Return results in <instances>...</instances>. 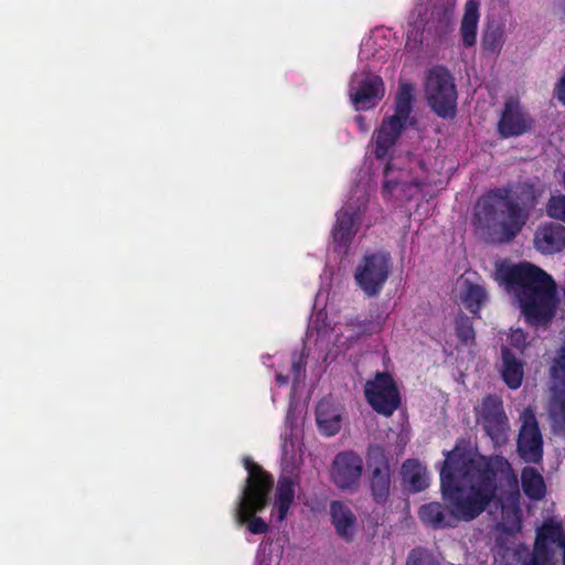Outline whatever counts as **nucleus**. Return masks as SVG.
<instances>
[{"label": "nucleus", "instance_id": "obj_15", "mask_svg": "<svg viewBox=\"0 0 565 565\" xmlns=\"http://www.w3.org/2000/svg\"><path fill=\"white\" fill-rule=\"evenodd\" d=\"M534 247L544 255H552L565 248V226L545 222L534 233Z\"/></svg>", "mask_w": 565, "mask_h": 565}, {"label": "nucleus", "instance_id": "obj_25", "mask_svg": "<svg viewBox=\"0 0 565 565\" xmlns=\"http://www.w3.org/2000/svg\"><path fill=\"white\" fill-rule=\"evenodd\" d=\"M403 480L409 484L412 491L420 492L428 487L426 469L417 459H407L402 466Z\"/></svg>", "mask_w": 565, "mask_h": 565}, {"label": "nucleus", "instance_id": "obj_31", "mask_svg": "<svg viewBox=\"0 0 565 565\" xmlns=\"http://www.w3.org/2000/svg\"><path fill=\"white\" fill-rule=\"evenodd\" d=\"M546 214L565 223V195H552L546 203Z\"/></svg>", "mask_w": 565, "mask_h": 565}, {"label": "nucleus", "instance_id": "obj_23", "mask_svg": "<svg viewBox=\"0 0 565 565\" xmlns=\"http://www.w3.org/2000/svg\"><path fill=\"white\" fill-rule=\"evenodd\" d=\"M521 484L524 494L540 501L545 497L546 486L542 475L533 467H524L521 471Z\"/></svg>", "mask_w": 565, "mask_h": 565}, {"label": "nucleus", "instance_id": "obj_14", "mask_svg": "<svg viewBox=\"0 0 565 565\" xmlns=\"http://www.w3.org/2000/svg\"><path fill=\"white\" fill-rule=\"evenodd\" d=\"M425 93L428 106H457L456 86L446 67L438 66L428 72Z\"/></svg>", "mask_w": 565, "mask_h": 565}, {"label": "nucleus", "instance_id": "obj_38", "mask_svg": "<svg viewBox=\"0 0 565 565\" xmlns=\"http://www.w3.org/2000/svg\"><path fill=\"white\" fill-rule=\"evenodd\" d=\"M555 94L558 100L565 106V73L555 86Z\"/></svg>", "mask_w": 565, "mask_h": 565}, {"label": "nucleus", "instance_id": "obj_24", "mask_svg": "<svg viewBox=\"0 0 565 565\" xmlns=\"http://www.w3.org/2000/svg\"><path fill=\"white\" fill-rule=\"evenodd\" d=\"M461 301L465 308L472 315H479L482 306L488 299L487 290L483 286L475 284L469 279L462 281Z\"/></svg>", "mask_w": 565, "mask_h": 565}, {"label": "nucleus", "instance_id": "obj_35", "mask_svg": "<svg viewBox=\"0 0 565 565\" xmlns=\"http://www.w3.org/2000/svg\"><path fill=\"white\" fill-rule=\"evenodd\" d=\"M509 343L518 350H523L526 345V333L521 329L513 330L509 335Z\"/></svg>", "mask_w": 565, "mask_h": 565}, {"label": "nucleus", "instance_id": "obj_5", "mask_svg": "<svg viewBox=\"0 0 565 565\" xmlns=\"http://www.w3.org/2000/svg\"><path fill=\"white\" fill-rule=\"evenodd\" d=\"M243 462L248 476L237 500L235 520L238 525L246 524L252 534H266L269 526L256 514L268 505L274 488V478L252 458L245 457Z\"/></svg>", "mask_w": 565, "mask_h": 565}, {"label": "nucleus", "instance_id": "obj_32", "mask_svg": "<svg viewBox=\"0 0 565 565\" xmlns=\"http://www.w3.org/2000/svg\"><path fill=\"white\" fill-rule=\"evenodd\" d=\"M385 319L384 315L376 310L370 312V316L359 324V328L366 334L379 333L383 329Z\"/></svg>", "mask_w": 565, "mask_h": 565}, {"label": "nucleus", "instance_id": "obj_9", "mask_svg": "<svg viewBox=\"0 0 565 565\" xmlns=\"http://www.w3.org/2000/svg\"><path fill=\"white\" fill-rule=\"evenodd\" d=\"M364 395L370 406L385 417H390L401 405V395L393 376L387 372L376 373L367 381Z\"/></svg>", "mask_w": 565, "mask_h": 565}, {"label": "nucleus", "instance_id": "obj_42", "mask_svg": "<svg viewBox=\"0 0 565 565\" xmlns=\"http://www.w3.org/2000/svg\"><path fill=\"white\" fill-rule=\"evenodd\" d=\"M413 184H414V186H416L419 190H422L424 186V183L420 180H414Z\"/></svg>", "mask_w": 565, "mask_h": 565}, {"label": "nucleus", "instance_id": "obj_1", "mask_svg": "<svg viewBox=\"0 0 565 565\" xmlns=\"http://www.w3.org/2000/svg\"><path fill=\"white\" fill-rule=\"evenodd\" d=\"M445 460L440 468V491L445 502L433 501L418 509V519L427 527L434 530L452 529L460 521L470 522L487 509L486 495L477 491L472 495L470 488L461 477L452 450L445 451Z\"/></svg>", "mask_w": 565, "mask_h": 565}, {"label": "nucleus", "instance_id": "obj_2", "mask_svg": "<svg viewBox=\"0 0 565 565\" xmlns=\"http://www.w3.org/2000/svg\"><path fill=\"white\" fill-rule=\"evenodd\" d=\"M495 279L516 294L522 313L531 326H546L555 316L556 284L551 275L540 267L521 262H500L495 267Z\"/></svg>", "mask_w": 565, "mask_h": 565}, {"label": "nucleus", "instance_id": "obj_12", "mask_svg": "<svg viewBox=\"0 0 565 565\" xmlns=\"http://www.w3.org/2000/svg\"><path fill=\"white\" fill-rule=\"evenodd\" d=\"M395 109L396 113L388 118H384L381 127L376 131L374 149L376 159H385L398 140L402 131L408 125H413L411 120V111L413 108Z\"/></svg>", "mask_w": 565, "mask_h": 565}, {"label": "nucleus", "instance_id": "obj_10", "mask_svg": "<svg viewBox=\"0 0 565 565\" xmlns=\"http://www.w3.org/2000/svg\"><path fill=\"white\" fill-rule=\"evenodd\" d=\"M516 440V451L526 463H541L543 460V437L533 411L525 409Z\"/></svg>", "mask_w": 565, "mask_h": 565}, {"label": "nucleus", "instance_id": "obj_40", "mask_svg": "<svg viewBox=\"0 0 565 565\" xmlns=\"http://www.w3.org/2000/svg\"><path fill=\"white\" fill-rule=\"evenodd\" d=\"M397 183L393 180H386L383 184V191L391 193L395 188Z\"/></svg>", "mask_w": 565, "mask_h": 565}, {"label": "nucleus", "instance_id": "obj_28", "mask_svg": "<svg viewBox=\"0 0 565 565\" xmlns=\"http://www.w3.org/2000/svg\"><path fill=\"white\" fill-rule=\"evenodd\" d=\"M455 331L462 344L467 345L475 340V329L471 318L458 315L455 320Z\"/></svg>", "mask_w": 565, "mask_h": 565}, {"label": "nucleus", "instance_id": "obj_39", "mask_svg": "<svg viewBox=\"0 0 565 565\" xmlns=\"http://www.w3.org/2000/svg\"><path fill=\"white\" fill-rule=\"evenodd\" d=\"M354 120L362 132H366L369 130V125L363 116H356Z\"/></svg>", "mask_w": 565, "mask_h": 565}, {"label": "nucleus", "instance_id": "obj_34", "mask_svg": "<svg viewBox=\"0 0 565 565\" xmlns=\"http://www.w3.org/2000/svg\"><path fill=\"white\" fill-rule=\"evenodd\" d=\"M531 565H555L553 550L533 547Z\"/></svg>", "mask_w": 565, "mask_h": 565}, {"label": "nucleus", "instance_id": "obj_16", "mask_svg": "<svg viewBox=\"0 0 565 565\" xmlns=\"http://www.w3.org/2000/svg\"><path fill=\"white\" fill-rule=\"evenodd\" d=\"M330 522L339 537L344 542H353L356 534L358 519L351 508L340 500L330 502Z\"/></svg>", "mask_w": 565, "mask_h": 565}, {"label": "nucleus", "instance_id": "obj_33", "mask_svg": "<svg viewBox=\"0 0 565 565\" xmlns=\"http://www.w3.org/2000/svg\"><path fill=\"white\" fill-rule=\"evenodd\" d=\"M503 44V31L494 29L487 32L482 39V47L488 53H499Z\"/></svg>", "mask_w": 565, "mask_h": 565}, {"label": "nucleus", "instance_id": "obj_26", "mask_svg": "<svg viewBox=\"0 0 565 565\" xmlns=\"http://www.w3.org/2000/svg\"><path fill=\"white\" fill-rule=\"evenodd\" d=\"M554 544L564 546L565 536L561 524L555 522H545L537 530L534 547L535 548H552Z\"/></svg>", "mask_w": 565, "mask_h": 565}, {"label": "nucleus", "instance_id": "obj_43", "mask_svg": "<svg viewBox=\"0 0 565 565\" xmlns=\"http://www.w3.org/2000/svg\"><path fill=\"white\" fill-rule=\"evenodd\" d=\"M391 168H392L391 162H387L386 167H385V174H388V171L391 170Z\"/></svg>", "mask_w": 565, "mask_h": 565}, {"label": "nucleus", "instance_id": "obj_41", "mask_svg": "<svg viewBox=\"0 0 565 565\" xmlns=\"http://www.w3.org/2000/svg\"><path fill=\"white\" fill-rule=\"evenodd\" d=\"M276 382L278 385H286L288 383V376L282 374L276 375Z\"/></svg>", "mask_w": 565, "mask_h": 565}, {"label": "nucleus", "instance_id": "obj_27", "mask_svg": "<svg viewBox=\"0 0 565 565\" xmlns=\"http://www.w3.org/2000/svg\"><path fill=\"white\" fill-rule=\"evenodd\" d=\"M295 499V488L294 483L289 478H282L278 481L276 495H275V507L278 510L277 520L279 522L284 521L289 512L291 504Z\"/></svg>", "mask_w": 565, "mask_h": 565}, {"label": "nucleus", "instance_id": "obj_37", "mask_svg": "<svg viewBox=\"0 0 565 565\" xmlns=\"http://www.w3.org/2000/svg\"><path fill=\"white\" fill-rule=\"evenodd\" d=\"M436 115L444 119H452L457 116V108H431Z\"/></svg>", "mask_w": 565, "mask_h": 565}, {"label": "nucleus", "instance_id": "obj_20", "mask_svg": "<svg viewBox=\"0 0 565 565\" xmlns=\"http://www.w3.org/2000/svg\"><path fill=\"white\" fill-rule=\"evenodd\" d=\"M452 15V9L449 6L435 4L425 23L424 31L438 39L445 36L450 30Z\"/></svg>", "mask_w": 565, "mask_h": 565}, {"label": "nucleus", "instance_id": "obj_44", "mask_svg": "<svg viewBox=\"0 0 565 565\" xmlns=\"http://www.w3.org/2000/svg\"><path fill=\"white\" fill-rule=\"evenodd\" d=\"M503 106L510 107V106H515V105L513 104L512 100H508V102L504 103Z\"/></svg>", "mask_w": 565, "mask_h": 565}, {"label": "nucleus", "instance_id": "obj_29", "mask_svg": "<svg viewBox=\"0 0 565 565\" xmlns=\"http://www.w3.org/2000/svg\"><path fill=\"white\" fill-rule=\"evenodd\" d=\"M406 565H440L435 556L424 547L413 548L407 556Z\"/></svg>", "mask_w": 565, "mask_h": 565}, {"label": "nucleus", "instance_id": "obj_36", "mask_svg": "<svg viewBox=\"0 0 565 565\" xmlns=\"http://www.w3.org/2000/svg\"><path fill=\"white\" fill-rule=\"evenodd\" d=\"M306 362L303 361V355H294L291 362V373L295 377V381L298 382L305 372Z\"/></svg>", "mask_w": 565, "mask_h": 565}, {"label": "nucleus", "instance_id": "obj_21", "mask_svg": "<svg viewBox=\"0 0 565 565\" xmlns=\"http://www.w3.org/2000/svg\"><path fill=\"white\" fill-rule=\"evenodd\" d=\"M479 22V4L475 0H468L465 6V13L460 25L462 44L471 47L477 42V29Z\"/></svg>", "mask_w": 565, "mask_h": 565}, {"label": "nucleus", "instance_id": "obj_3", "mask_svg": "<svg viewBox=\"0 0 565 565\" xmlns=\"http://www.w3.org/2000/svg\"><path fill=\"white\" fill-rule=\"evenodd\" d=\"M454 456L461 469V477L470 488L472 495L477 491L486 495L487 508L497 495V477L501 484L508 488L511 495L519 497V479L509 460L503 456L487 458L473 452L467 445L457 441Z\"/></svg>", "mask_w": 565, "mask_h": 565}, {"label": "nucleus", "instance_id": "obj_18", "mask_svg": "<svg viewBox=\"0 0 565 565\" xmlns=\"http://www.w3.org/2000/svg\"><path fill=\"white\" fill-rule=\"evenodd\" d=\"M502 370L501 376L507 386L516 390L522 385L524 370L523 362L519 360L514 353L507 347L501 349Z\"/></svg>", "mask_w": 565, "mask_h": 565}, {"label": "nucleus", "instance_id": "obj_7", "mask_svg": "<svg viewBox=\"0 0 565 565\" xmlns=\"http://www.w3.org/2000/svg\"><path fill=\"white\" fill-rule=\"evenodd\" d=\"M369 489L376 504L387 503L391 494L392 476L390 459L380 445H370L366 450Z\"/></svg>", "mask_w": 565, "mask_h": 565}, {"label": "nucleus", "instance_id": "obj_11", "mask_svg": "<svg viewBox=\"0 0 565 565\" xmlns=\"http://www.w3.org/2000/svg\"><path fill=\"white\" fill-rule=\"evenodd\" d=\"M363 473V459L352 450L337 454L330 467V480L340 490H355Z\"/></svg>", "mask_w": 565, "mask_h": 565}, {"label": "nucleus", "instance_id": "obj_8", "mask_svg": "<svg viewBox=\"0 0 565 565\" xmlns=\"http://www.w3.org/2000/svg\"><path fill=\"white\" fill-rule=\"evenodd\" d=\"M478 425L494 445L501 446L508 440L510 430L509 418L505 414L503 401L497 395L484 396L475 408Z\"/></svg>", "mask_w": 565, "mask_h": 565}, {"label": "nucleus", "instance_id": "obj_17", "mask_svg": "<svg viewBox=\"0 0 565 565\" xmlns=\"http://www.w3.org/2000/svg\"><path fill=\"white\" fill-rule=\"evenodd\" d=\"M532 127V119L522 108H503L498 122V132L502 138L521 136Z\"/></svg>", "mask_w": 565, "mask_h": 565}, {"label": "nucleus", "instance_id": "obj_6", "mask_svg": "<svg viewBox=\"0 0 565 565\" xmlns=\"http://www.w3.org/2000/svg\"><path fill=\"white\" fill-rule=\"evenodd\" d=\"M391 267L392 258L388 253H371L356 266L354 280L367 297L377 296L388 279Z\"/></svg>", "mask_w": 565, "mask_h": 565}, {"label": "nucleus", "instance_id": "obj_30", "mask_svg": "<svg viewBox=\"0 0 565 565\" xmlns=\"http://www.w3.org/2000/svg\"><path fill=\"white\" fill-rule=\"evenodd\" d=\"M415 97V86L412 82L401 79L395 95L394 106H412Z\"/></svg>", "mask_w": 565, "mask_h": 565}, {"label": "nucleus", "instance_id": "obj_22", "mask_svg": "<svg viewBox=\"0 0 565 565\" xmlns=\"http://www.w3.org/2000/svg\"><path fill=\"white\" fill-rule=\"evenodd\" d=\"M316 422L321 434L332 437L341 428V415L329 402L321 401L316 408Z\"/></svg>", "mask_w": 565, "mask_h": 565}, {"label": "nucleus", "instance_id": "obj_13", "mask_svg": "<svg viewBox=\"0 0 565 565\" xmlns=\"http://www.w3.org/2000/svg\"><path fill=\"white\" fill-rule=\"evenodd\" d=\"M348 94L351 103L355 106L375 104L383 99L385 85L380 75L363 70L351 76Z\"/></svg>", "mask_w": 565, "mask_h": 565}, {"label": "nucleus", "instance_id": "obj_19", "mask_svg": "<svg viewBox=\"0 0 565 565\" xmlns=\"http://www.w3.org/2000/svg\"><path fill=\"white\" fill-rule=\"evenodd\" d=\"M355 217L354 213L349 210L341 209L337 213V222L332 230L335 248H347L351 244L355 235Z\"/></svg>", "mask_w": 565, "mask_h": 565}, {"label": "nucleus", "instance_id": "obj_4", "mask_svg": "<svg viewBox=\"0 0 565 565\" xmlns=\"http://www.w3.org/2000/svg\"><path fill=\"white\" fill-rule=\"evenodd\" d=\"M512 189L501 186L489 190L476 204L475 217L499 242L514 239L527 221V213L511 199Z\"/></svg>", "mask_w": 565, "mask_h": 565}]
</instances>
